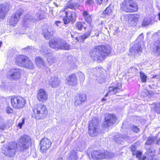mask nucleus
Instances as JSON below:
<instances>
[{
  "instance_id": "obj_24",
  "label": "nucleus",
  "mask_w": 160,
  "mask_h": 160,
  "mask_svg": "<svg viewBox=\"0 0 160 160\" xmlns=\"http://www.w3.org/2000/svg\"><path fill=\"white\" fill-rule=\"evenodd\" d=\"M84 20L88 23L90 24L92 21L91 15H89L86 11H84L82 13Z\"/></svg>"
},
{
  "instance_id": "obj_4",
  "label": "nucleus",
  "mask_w": 160,
  "mask_h": 160,
  "mask_svg": "<svg viewBox=\"0 0 160 160\" xmlns=\"http://www.w3.org/2000/svg\"><path fill=\"white\" fill-rule=\"evenodd\" d=\"M33 117L37 119H43L48 114L46 106L44 105H38L33 109Z\"/></svg>"
},
{
  "instance_id": "obj_15",
  "label": "nucleus",
  "mask_w": 160,
  "mask_h": 160,
  "mask_svg": "<svg viewBox=\"0 0 160 160\" xmlns=\"http://www.w3.org/2000/svg\"><path fill=\"white\" fill-rule=\"evenodd\" d=\"M142 49L141 42H139L138 43H135L133 47L129 49V51L132 54L134 55L141 54L142 52Z\"/></svg>"
},
{
  "instance_id": "obj_8",
  "label": "nucleus",
  "mask_w": 160,
  "mask_h": 160,
  "mask_svg": "<svg viewBox=\"0 0 160 160\" xmlns=\"http://www.w3.org/2000/svg\"><path fill=\"white\" fill-rule=\"evenodd\" d=\"M31 142V138L26 135L21 137L18 141V144L21 150L28 148Z\"/></svg>"
},
{
  "instance_id": "obj_25",
  "label": "nucleus",
  "mask_w": 160,
  "mask_h": 160,
  "mask_svg": "<svg viewBox=\"0 0 160 160\" xmlns=\"http://www.w3.org/2000/svg\"><path fill=\"white\" fill-rule=\"evenodd\" d=\"M18 96L12 97L11 98V101L12 106L14 108L17 109L18 105Z\"/></svg>"
},
{
  "instance_id": "obj_40",
  "label": "nucleus",
  "mask_w": 160,
  "mask_h": 160,
  "mask_svg": "<svg viewBox=\"0 0 160 160\" xmlns=\"http://www.w3.org/2000/svg\"><path fill=\"white\" fill-rule=\"evenodd\" d=\"M91 33V30L90 29L88 30L86 32H85L83 35L85 39H87L90 36Z\"/></svg>"
},
{
  "instance_id": "obj_56",
  "label": "nucleus",
  "mask_w": 160,
  "mask_h": 160,
  "mask_svg": "<svg viewBox=\"0 0 160 160\" xmlns=\"http://www.w3.org/2000/svg\"><path fill=\"white\" fill-rule=\"evenodd\" d=\"M29 38H30L31 39H34V38H33V37L32 36V35H29Z\"/></svg>"
},
{
  "instance_id": "obj_12",
  "label": "nucleus",
  "mask_w": 160,
  "mask_h": 160,
  "mask_svg": "<svg viewBox=\"0 0 160 160\" xmlns=\"http://www.w3.org/2000/svg\"><path fill=\"white\" fill-rule=\"evenodd\" d=\"M98 123H94L93 121L90 122L89 124L88 133L89 135L92 137L96 136L98 134L97 131Z\"/></svg>"
},
{
  "instance_id": "obj_63",
  "label": "nucleus",
  "mask_w": 160,
  "mask_h": 160,
  "mask_svg": "<svg viewBox=\"0 0 160 160\" xmlns=\"http://www.w3.org/2000/svg\"><path fill=\"white\" fill-rule=\"evenodd\" d=\"M41 19H42L41 18H38L37 19V20H40Z\"/></svg>"
},
{
  "instance_id": "obj_50",
  "label": "nucleus",
  "mask_w": 160,
  "mask_h": 160,
  "mask_svg": "<svg viewBox=\"0 0 160 160\" xmlns=\"http://www.w3.org/2000/svg\"><path fill=\"white\" fill-rule=\"evenodd\" d=\"M4 33V29L2 27H0V35Z\"/></svg>"
},
{
  "instance_id": "obj_22",
  "label": "nucleus",
  "mask_w": 160,
  "mask_h": 160,
  "mask_svg": "<svg viewBox=\"0 0 160 160\" xmlns=\"http://www.w3.org/2000/svg\"><path fill=\"white\" fill-rule=\"evenodd\" d=\"M8 8L6 5L1 4L0 5V18H4L8 12Z\"/></svg>"
},
{
  "instance_id": "obj_31",
  "label": "nucleus",
  "mask_w": 160,
  "mask_h": 160,
  "mask_svg": "<svg viewBox=\"0 0 160 160\" xmlns=\"http://www.w3.org/2000/svg\"><path fill=\"white\" fill-rule=\"evenodd\" d=\"M70 157L72 160H75L78 158V156L77 152L74 150H72L70 154Z\"/></svg>"
},
{
  "instance_id": "obj_10",
  "label": "nucleus",
  "mask_w": 160,
  "mask_h": 160,
  "mask_svg": "<svg viewBox=\"0 0 160 160\" xmlns=\"http://www.w3.org/2000/svg\"><path fill=\"white\" fill-rule=\"evenodd\" d=\"M66 17L63 18L64 23L66 24L69 23L70 21L73 22L75 21L77 18V15L74 12H72L70 11H65Z\"/></svg>"
},
{
  "instance_id": "obj_5",
  "label": "nucleus",
  "mask_w": 160,
  "mask_h": 160,
  "mask_svg": "<svg viewBox=\"0 0 160 160\" xmlns=\"http://www.w3.org/2000/svg\"><path fill=\"white\" fill-rule=\"evenodd\" d=\"M17 148V143L15 142H12L6 146L2 152L8 157H12L15 156Z\"/></svg>"
},
{
  "instance_id": "obj_33",
  "label": "nucleus",
  "mask_w": 160,
  "mask_h": 160,
  "mask_svg": "<svg viewBox=\"0 0 160 160\" xmlns=\"http://www.w3.org/2000/svg\"><path fill=\"white\" fill-rule=\"evenodd\" d=\"M140 77L142 82H145L147 81V77L143 72H140Z\"/></svg>"
},
{
  "instance_id": "obj_1",
  "label": "nucleus",
  "mask_w": 160,
  "mask_h": 160,
  "mask_svg": "<svg viewBox=\"0 0 160 160\" xmlns=\"http://www.w3.org/2000/svg\"><path fill=\"white\" fill-rule=\"evenodd\" d=\"M109 50L106 46L103 45L97 46L90 52V54L93 60L101 61L105 56L108 55Z\"/></svg>"
},
{
  "instance_id": "obj_32",
  "label": "nucleus",
  "mask_w": 160,
  "mask_h": 160,
  "mask_svg": "<svg viewBox=\"0 0 160 160\" xmlns=\"http://www.w3.org/2000/svg\"><path fill=\"white\" fill-rule=\"evenodd\" d=\"M156 140V137H151L150 136L146 142V144L148 145H151L153 142Z\"/></svg>"
},
{
  "instance_id": "obj_17",
  "label": "nucleus",
  "mask_w": 160,
  "mask_h": 160,
  "mask_svg": "<svg viewBox=\"0 0 160 160\" xmlns=\"http://www.w3.org/2000/svg\"><path fill=\"white\" fill-rule=\"evenodd\" d=\"M37 97L38 99L41 102H45L48 99V94L43 89H41L38 91Z\"/></svg>"
},
{
  "instance_id": "obj_57",
  "label": "nucleus",
  "mask_w": 160,
  "mask_h": 160,
  "mask_svg": "<svg viewBox=\"0 0 160 160\" xmlns=\"http://www.w3.org/2000/svg\"><path fill=\"white\" fill-rule=\"evenodd\" d=\"M69 36H71V37H72V38H73V35L72 34V33H71V32H70V33H69Z\"/></svg>"
},
{
  "instance_id": "obj_34",
  "label": "nucleus",
  "mask_w": 160,
  "mask_h": 160,
  "mask_svg": "<svg viewBox=\"0 0 160 160\" xmlns=\"http://www.w3.org/2000/svg\"><path fill=\"white\" fill-rule=\"evenodd\" d=\"M85 39L83 35H79L76 38L77 41L80 42H83Z\"/></svg>"
},
{
  "instance_id": "obj_43",
  "label": "nucleus",
  "mask_w": 160,
  "mask_h": 160,
  "mask_svg": "<svg viewBox=\"0 0 160 160\" xmlns=\"http://www.w3.org/2000/svg\"><path fill=\"white\" fill-rule=\"evenodd\" d=\"M66 7L68 8L72 9H75V4L73 3H68L67 4Z\"/></svg>"
},
{
  "instance_id": "obj_28",
  "label": "nucleus",
  "mask_w": 160,
  "mask_h": 160,
  "mask_svg": "<svg viewBox=\"0 0 160 160\" xmlns=\"http://www.w3.org/2000/svg\"><path fill=\"white\" fill-rule=\"evenodd\" d=\"M47 59L48 62L49 64L51 65L54 63L55 62V60L53 58V57L52 56V54L50 53H48L47 54Z\"/></svg>"
},
{
  "instance_id": "obj_41",
  "label": "nucleus",
  "mask_w": 160,
  "mask_h": 160,
  "mask_svg": "<svg viewBox=\"0 0 160 160\" xmlns=\"http://www.w3.org/2000/svg\"><path fill=\"white\" fill-rule=\"evenodd\" d=\"M132 130L134 132L138 133L139 132V129L137 126L133 125L132 128Z\"/></svg>"
},
{
  "instance_id": "obj_3",
  "label": "nucleus",
  "mask_w": 160,
  "mask_h": 160,
  "mask_svg": "<svg viewBox=\"0 0 160 160\" xmlns=\"http://www.w3.org/2000/svg\"><path fill=\"white\" fill-rule=\"evenodd\" d=\"M15 63L17 65L30 69L34 68V65L28 58L24 55H19L16 57Z\"/></svg>"
},
{
  "instance_id": "obj_44",
  "label": "nucleus",
  "mask_w": 160,
  "mask_h": 160,
  "mask_svg": "<svg viewBox=\"0 0 160 160\" xmlns=\"http://www.w3.org/2000/svg\"><path fill=\"white\" fill-rule=\"evenodd\" d=\"M97 80L99 83H103L105 82V79L102 77H98L97 79Z\"/></svg>"
},
{
  "instance_id": "obj_49",
  "label": "nucleus",
  "mask_w": 160,
  "mask_h": 160,
  "mask_svg": "<svg viewBox=\"0 0 160 160\" xmlns=\"http://www.w3.org/2000/svg\"><path fill=\"white\" fill-rule=\"evenodd\" d=\"M93 2H94L92 0H87L86 2L87 4L90 5L92 4Z\"/></svg>"
},
{
  "instance_id": "obj_60",
  "label": "nucleus",
  "mask_w": 160,
  "mask_h": 160,
  "mask_svg": "<svg viewBox=\"0 0 160 160\" xmlns=\"http://www.w3.org/2000/svg\"><path fill=\"white\" fill-rule=\"evenodd\" d=\"M62 158L61 157H60L58 158L57 160H62Z\"/></svg>"
},
{
  "instance_id": "obj_2",
  "label": "nucleus",
  "mask_w": 160,
  "mask_h": 160,
  "mask_svg": "<svg viewBox=\"0 0 160 160\" xmlns=\"http://www.w3.org/2000/svg\"><path fill=\"white\" fill-rule=\"evenodd\" d=\"M50 47L56 50H68L70 47V45L64 39L57 38L51 40L49 42Z\"/></svg>"
},
{
  "instance_id": "obj_20",
  "label": "nucleus",
  "mask_w": 160,
  "mask_h": 160,
  "mask_svg": "<svg viewBox=\"0 0 160 160\" xmlns=\"http://www.w3.org/2000/svg\"><path fill=\"white\" fill-rule=\"evenodd\" d=\"M60 80L56 77H51L49 80V84L53 88L58 87L60 83Z\"/></svg>"
},
{
  "instance_id": "obj_16",
  "label": "nucleus",
  "mask_w": 160,
  "mask_h": 160,
  "mask_svg": "<svg viewBox=\"0 0 160 160\" xmlns=\"http://www.w3.org/2000/svg\"><path fill=\"white\" fill-rule=\"evenodd\" d=\"M66 83L69 86H73L77 83V79L76 74L70 75L66 78Z\"/></svg>"
},
{
  "instance_id": "obj_47",
  "label": "nucleus",
  "mask_w": 160,
  "mask_h": 160,
  "mask_svg": "<svg viewBox=\"0 0 160 160\" xmlns=\"http://www.w3.org/2000/svg\"><path fill=\"white\" fill-rule=\"evenodd\" d=\"M136 155L137 158H139L141 156L142 153L140 152L137 151L136 153Z\"/></svg>"
},
{
  "instance_id": "obj_53",
  "label": "nucleus",
  "mask_w": 160,
  "mask_h": 160,
  "mask_svg": "<svg viewBox=\"0 0 160 160\" xmlns=\"http://www.w3.org/2000/svg\"><path fill=\"white\" fill-rule=\"evenodd\" d=\"M156 143L157 144H160V138L156 141Z\"/></svg>"
},
{
  "instance_id": "obj_55",
  "label": "nucleus",
  "mask_w": 160,
  "mask_h": 160,
  "mask_svg": "<svg viewBox=\"0 0 160 160\" xmlns=\"http://www.w3.org/2000/svg\"><path fill=\"white\" fill-rule=\"evenodd\" d=\"M158 18L160 21V12L158 14Z\"/></svg>"
},
{
  "instance_id": "obj_9",
  "label": "nucleus",
  "mask_w": 160,
  "mask_h": 160,
  "mask_svg": "<svg viewBox=\"0 0 160 160\" xmlns=\"http://www.w3.org/2000/svg\"><path fill=\"white\" fill-rule=\"evenodd\" d=\"M21 70L19 69H11L8 72L7 76L11 80L18 79L21 77Z\"/></svg>"
},
{
  "instance_id": "obj_48",
  "label": "nucleus",
  "mask_w": 160,
  "mask_h": 160,
  "mask_svg": "<svg viewBox=\"0 0 160 160\" xmlns=\"http://www.w3.org/2000/svg\"><path fill=\"white\" fill-rule=\"evenodd\" d=\"M104 1H106L107 2L108 0H104ZM96 2L98 4L101 5L102 2L103 0H96Z\"/></svg>"
},
{
  "instance_id": "obj_21",
  "label": "nucleus",
  "mask_w": 160,
  "mask_h": 160,
  "mask_svg": "<svg viewBox=\"0 0 160 160\" xmlns=\"http://www.w3.org/2000/svg\"><path fill=\"white\" fill-rule=\"evenodd\" d=\"M35 63L36 66L39 68H42L46 66L45 63L40 57H36L35 58Z\"/></svg>"
},
{
  "instance_id": "obj_27",
  "label": "nucleus",
  "mask_w": 160,
  "mask_h": 160,
  "mask_svg": "<svg viewBox=\"0 0 160 160\" xmlns=\"http://www.w3.org/2000/svg\"><path fill=\"white\" fill-rule=\"evenodd\" d=\"M50 31L49 28L45 29L42 31V33L46 39H49L52 34V32Z\"/></svg>"
},
{
  "instance_id": "obj_39",
  "label": "nucleus",
  "mask_w": 160,
  "mask_h": 160,
  "mask_svg": "<svg viewBox=\"0 0 160 160\" xmlns=\"http://www.w3.org/2000/svg\"><path fill=\"white\" fill-rule=\"evenodd\" d=\"M3 119L1 117H0V123H2V124L0 125V129L2 130H3L5 127V125L3 122Z\"/></svg>"
},
{
  "instance_id": "obj_51",
  "label": "nucleus",
  "mask_w": 160,
  "mask_h": 160,
  "mask_svg": "<svg viewBox=\"0 0 160 160\" xmlns=\"http://www.w3.org/2000/svg\"><path fill=\"white\" fill-rule=\"evenodd\" d=\"M143 38V35L142 34H140L139 36V37H138V38H137V40H138L139 38H140V39H142V38Z\"/></svg>"
},
{
  "instance_id": "obj_54",
  "label": "nucleus",
  "mask_w": 160,
  "mask_h": 160,
  "mask_svg": "<svg viewBox=\"0 0 160 160\" xmlns=\"http://www.w3.org/2000/svg\"><path fill=\"white\" fill-rule=\"evenodd\" d=\"M24 49L25 50H26V51L27 50L29 51V50H30V48L29 47H28L26 48H25Z\"/></svg>"
},
{
  "instance_id": "obj_30",
  "label": "nucleus",
  "mask_w": 160,
  "mask_h": 160,
  "mask_svg": "<svg viewBox=\"0 0 160 160\" xmlns=\"http://www.w3.org/2000/svg\"><path fill=\"white\" fill-rule=\"evenodd\" d=\"M76 75L78 77L80 82H83L85 78V76L83 73L81 72H79Z\"/></svg>"
},
{
  "instance_id": "obj_64",
  "label": "nucleus",
  "mask_w": 160,
  "mask_h": 160,
  "mask_svg": "<svg viewBox=\"0 0 160 160\" xmlns=\"http://www.w3.org/2000/svg\"><path fill=\"white\" fill-rule=\"evenodd\" d=\"M2 44V42H0V47H1Z\"/></svg>"
},
{
  "instance_id": "obj_61",
  "label": "nucleus",
  "mask_w": 160,
  "mask_h": 160,
  "mask_svg": "<svg viewBox=\"0 0 160 160\" xmlns=\"http://www.w3.org/2000/svg\"><path fill=\"white\" fill-rule=\"evenodd\" d=\"M106 99L105 98H102V101H105L106 100Z\"/></svg>"
},
{
  "instance_id": "obj_45",
  "label": "nucleus",
  "mask_w": 160,
  "mask_h": 160,
  "mask_svg": "<svg viewBox=\"0 0 160 160\" xmlns=\"http://www.w3.org/2000/svg\"><path fill=\"white\" fill-rule=\"evenodd\" d=\"M25 119L24 118H22L21 122H19L18 125V127L20 128H21L22 125L24 123Z\"/></svg>"
},
{
  "instance_id": "obj_7",
  "label": "nucleus",
  "mask_w": 160,
  "mask_h": 160,
  "mask_svg": "<svg viewBox=\"0 0 160 160\" xmlns=\"http://www.w3.org/2000/svg\"><path fill=\"white\" fill-rule=\"evenodd\" d=\"M114 156V155L113 153L108 152H106L103 153L101 151H92L91 153L92 158L95 160L112 158Z\"/></svg>"
},
{
  "instance_id": "obj_37",
  "label": "nucleus",
  "mask_w": 160,
  "mask_h": 160,
  "mask_svg": "<svg viewBox=\"0 0 160 160\" xmlns=\"http://www.w3.org/2000/svg\"><path fill=\"white\" fill-rule=\"evenodd\" d=\"M155 110L158 113L160 114V103H157L155 105Z\"/></svg>"
},
{
  "instance_id": "obj_62",
  "label": "nucleus",
  "mask_w": 160,
  "mask_h": 160,
  "mask_svg": "<svg viewBox=\"0 0 160 160\" xmlns=\"http://www.w3.org/2000/svg\"><path fill=\"white\" fill-rule=\"evenodd\" d=\"M70 32H69V31H67V33L68 34V36H69V33H70Z\"/></svg>"
},
{
  "instance_id": "obj_38",
  "label": "nucleus",
  "mask_w": 160,
  "mask_h": 160,
  "mask_svg": "<svg viewBox=\"0 0 160 160\" xmlns=\"http://www.w3.org/2000/svg\"><path fill=\"white\" fill-rule=\"evenodd\" d=\"M132 18V20L133 21L135 22H138L139 16L138 15H133L131 16Z\"/></svg>"
},
{
  "instance_id": "obj_52",
  "label": "nucleus",
  "mask_w": 160,
  "mask_h": 160,
  "mask_svg": "<svg viewBox=\"0 0 160 160\" xmlns=\"http://www.w3.org/2000/svg\"><path fill=\"white\" fill-rule=\"evenodd\" d=\"M61 23V22L59 21H57L55 22V24L58 27H59V24Z\"/></svg>"
},
{
  "instance_id": "obj_29",
  "label": "nucleus",
  "mask_w": 160,
  "mask_h": 160,
  "mask_svg": "<svg viewBox=\"0 0 160 160\" xmlns=\"http://www.w3.org/2000/svg\"><path fill=\"white\" fill-rule=\"evenodd\" d=\"M154 49L158 53H160V41H157L156 42Z\"/></svg>"
},
{
  "instance_id": "obj_26",
  "label": "nucleus",
  "mask_w": 160,
  "mask_h": 160,
  "mask_svg": "<svg viewBox=\"0 0 160 160\" xmlns=\"http://www.w3.org/2000/svg\"><path fill=\"white\" fill-rule=\"evenodd\" d=\"M85 24V23L83 22H78L75 24V29L79 31H81L83 28L86 29V27H84Z\"/></svg>"
},
{
  "instance_id": "obj_46",
  "label": "nucleus",
  "mask_w": 160,
  "mask_h": 160,
  "mask_svg": "<svg viewBox=\"0 0 160 160\" xmlns=\"http://www.w3.org/2000/svg\"><path fill=\"white\" fill-rule=\"evenodd\" d=\"M6 110L8 114L12 113L13 112V110L9 107H7Z\"/></svg>"
},
{
  "instance_id": "obj_35",
  "label": "nucleus",
  "mask_w": 160,
  "mask_h": 160,
  "mask_svg": "<svg viewBox=\"0 0 160 160\" xmlns=\"http://www.w3.org/2000/svg\"><path fill=\"white\" fill-rule=\"evenodd\" d=\"M112 12V10L110 7V6L108 7L103 12L104 14L110 15Z\"/></svg>"
},
{
  "instance_id": "obj_59",
  "label": "nucleus",
  "mask_w": 160,
  "mask_h": 160,
  "mask_svg": "<svg viewBox=\"0 0 160 160\" xmlns=\"http://www.w3.org/2000/svg\"><path fill=\"white\" fill-rule=\"evenodd\" d=\"M151 150H150V149H149V151H148V154H149L151 152Z\"/></svg>"
},
{
  "instance_id": "obj_36",
  "label": "nucleus",
  "mask_w": 160,
  "mask_h": 160,
  "mask_svg": "<svg viewBox=\"0 0 160 160\" xmlns=\"http://www.w3.org/2000/svg\"><path fill=\"white\" fill-rule=\"evenodd\" d=\"M151 22V20L149 18H144L142 24V26H146Z\"/></svg>"
},
{
  "instance_id": "obj_11",
  "label": "nucleus",
  "mask_w": 160,
  "mask_h": 160,
  "mask_svg": "<svg viewBox=\"0 0 160 160\" xmlns=\"http://www.w3.org/2000/svg\"><path fill=\"white\" fill-rule=\"evenodd\" d=\"M51 142L50 140L47 138L42 139L40 141V150L41 152H44L48 150L51 145Z\"/></svg>"
},
{
  "instance_id": "obj_13",
  "label": "nucleus",
  "mask_w": 160,
  "mask_h": 160,
  "mask_svg": "<svg viewBox=\"0 0 160 160\" xmlns=\"http://www.w3.org/2000/svg\"><path fill=\"white\" fill-rule=\"evenodd\" d=\"M87 96L84 94H79L75 96L74 97V105L78 106L85 101L87 99Z\"/></svg>"
},
{
  "instance_id": "obj_14",
  "label": "nucleus",
  "mask_w": 160,
  "mask_h": 160,
  "mask_svg": "<svg viewBox=\"0 0 160 160\" xmlns=\"http://www.w3.org/2000/svg\"><path fill=\"white\" fill-rule=\"evenodd\" d=\"M116 120L117 119L114 115L109 114L105 118L104 125H106V127H109L115 123Z\"/></svg>"
},
{
  "instance_id": "obj_23",
  "label": "nucleus",
  "mask_w": 160,
  "mask_h": 160,
  "mask_svg": "<svg viewBox=\"0 0 160 160\" xmlns=\"http://www.w3.org/2000/svg\"><path fill=\"white\" fill-rule=\"evenodd\" d=\"M17 109L22 108L26 103V100L22 97L18 96Z\"/></svg>"
},
{
  "instance_id": "obj_6",
  "label": "nucleus",
  "mask_w": 160,
  "mask_h": 160,
  "mask_svg": "<svg viewBox=\"0 0 160 160\" xmlns=\"http://www.w3.org/2000/svg\"><path fill=\"white\" fill-rule=\"evenodd\" d=\"M123 9L127 12H134L138 11L137 3L132 0H124L122 3Z\"/></svg>"
},
{
  "instance_id": "obj_19",
  "label": "nucleus",
  "mask_w": 160,
  "mask_h": 160,
  "mask_svg": "<svg viewBox=\"0 0 160 160\" xmlns=\"http://www.w3.org/2000/svg\"><path fill=\"white\" fill-rule=\"evenodd\" d=\"M121 84L120 83L118 84V86L117 87H110L109 88L108 92L105 95V97L107 96L109 94H115L117 92L121 91Z\"/></svg>"
},
{
  "instance_id": "obj_42",
  "label": "nucleus",
  "mask_w": 160,
  "mask_h": 160,
  "mask_svg": "<svg viewBox=\"0 0 160 160\" xmlns=\"http://www.w3.org/2000/svg\"><path fill=\"white\" fill-rule=\"evenodd\" d=\"M122 139L121 137H116L114 140L117 143L122 144Z\"/></svg>"
},
{
  "instance_id": "obj_18",
  "label": "nucleus",
  "mask_w": 160,
  "mask_h": 160,
  "mask_svg": "<svg viewBox=\"0 0 160 160\" xmlns=\"http://www.w3.org/2000/svg\"><path fill=\"white\" fill-rule=\"evenodd\" d=\"M22 14L21 10H18L11 17L9 20V23L11 25H13L17 23L19 18Z\"/></svg>"
},
{
  "instance_id": "obj_58",
  "label": "nucleus",
  "mask_w": 160,
  "mask_h": 160,
  "mask_svg": "<svg viewBox=\"0 0 160 160\" xmlns=\"http://www.w3.org/2000/svg\"><path fill=\"white\" fill-rule=\"evenodd\" d=\"M53 4H54V5L55 6H56V7H58V5H57V4L56 3H55V2H54V3H53Z\"/></svg>"
}]
</instances>
